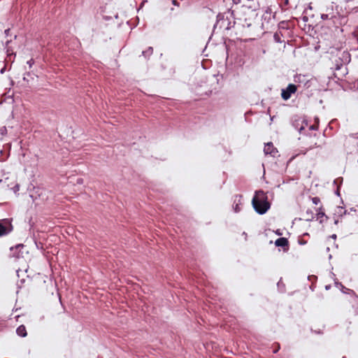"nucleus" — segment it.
Returning <instances> with one entry per match:
<instances>
[{
  "mask_svg": "<svg viewBox=\"0 0 358 358\" xmlns=\"http://www.w3.org/2000/svg\"><path fill=\"white\" fill-rule=\"evenodd\" d=\"M321 19L325 22V24L329 27L338 29L347 24L348 19L347 15H341L334 6L327 7L324 13L321 14Z\"/></svg>",
  "mask_w": 358,
  "mask_h": 358,
  "instance_id": "obj_1",
  "label": "nucleus"
},
{
  "mask_svg": "<svg viewBox=\"0 0 358 358\" xmlns=\"http://www.w3.org/2000/svg\"><path fill=\"white\" fill-rule=\"evenodd\" d=\"M252 205L256 213L259 215L265 214L271 208L267 194L262 189L255 191Z\"/></svg>",
  "mask_w": 358,
  "mask_h": 358,
  "instance_id": "obj_2",
  "label": "nucleus"
},
{
  "mask_svg": "<svg viewBox=\"0 0 358 358\" xmlns=\"http://www.w3.org/2000/svg\"><path fill=\"white\" fill-rule=\"evenodd\" d=\"M13 218H5L0 220V237L10 234L14 229L12 224Z\"/></svg>",
  "mask_w": 358,
  "mask_h": 358,
  "instance_id": "obj_3",
  "label": "nucleus"
},
{
  "mask_svg": "<svg viewBox=\"0 0 358 358\" xmlns=\"http://www.w3.org/2000/svg\"><path fill=\"white\" fill-rule=\"evenodd\" d=\"M351 61V55L347 50L339 52L337 55V59L335 60V65L337 68H341L342 66H345Z\"/></svg>",
  "mask_w": 358,
  "mask_h": 358,
  "instance_id": "obj_4",
  "label": "nucleus"
},
{
  "mask_svg": "<svg viewBox=\"0 0 358 358\" xmlns=\"http://www.w3.org/2000/svg\"><path fill=\"white\" fill-rule=\"evenodd\" d=\"M292 124L300 134H302L303 130H304L305 127L308 126V121L303 118L295 117L292 119Z\"/></svg>",
  "mask_w": 358,
  "mask_h": 358,
  "instance_id": "obj_5",
  "label": "nucleus"
},
{
  "mask_svg": "<svg viewBox=\"0 0 358 358\" xmlns=\"http://www.w3.org/2000/svg\"><path fill=\"white\" fill-rule=\"evenodd\" d=\"M24 248V245L19 243L15 246L10 248V254L9 255L10 258H15L16 259L23 257L22 249Z\"/></svg>",
  "mask_w": 358,
  "mask_h": 358,
  "instance_id": "obj_6",
  "label": "nucleus"
},
{
  "mask_svg": "<svg viewBox=\"0 0 358 358\" xmlns=\"http://www.w3.org/2000/svg\"><path fill=\"white\" fill-rule=\"evenodd\" d=\"M297 90V86L294 84H289L285 89H282L281 97L283 100H288L292 94H294Z\"/></svg>",
  "mask_w": 358,
  "mask_h": 358,
  "instance_id": "obj_7",
  "label": "nucleus"
},
{
  "mask_svg": "<svg viewBox=\"0 0 358 358\" xmlns=\"http://www.w3.org/2000/svg\"><path fill=\"white\" fill-rule=\"evenodd\" d=\"M264 152L266 155H270L273 157H275L278 153L277 148L274 147L272 142H268L265 144Z\"/></svg>",
  "mask_w": 358,
  "mask_h": 358,
  "instance_id": "obj_8",
  "label": "nucleus"
},
{
  "mask_svg": "<svg viewBox=\"0 0 358 358\" xmlns=\"http://www.w3.org/2000/svg\"><path fill=\"white\" fill-rule=\"evenodd\" d=\"M335 72L334 73V78L338 80H342L343 78L348 73V69L345 66H342L341 68L334 67Z\"/></svg>",
  "mask_w": 358,
  "mask_h": 358,
  "instance_id": "obj_9",
  "label": "nucleus"
},
{
  "mask_svg": "<svg viewBox=\"0 0 358 358\" xmlns=\"http://www.w3.org/2000/svg\"><path fill=\"white\" fill-rule=\"evenodd\" d=\"M276 247H281L284 252L289 250V241L287 238L281 237L275 241Z\"/></svg>",
  "mask_w": 358,
  "mask_h": 358,
  "instance_id": "obj_10",
  "label": "nucleus"
},
{
  "mask_svg": "<svg viewBox=\"0 0 358 358\" xmlns=\"http://www.w3.org/2000/svg\"><path fill=\"white\" fill-rule=\"evenodd\" d=\"M243 196L241 194H236L234 196L233 208L235 213H239L241 211L240 205L242 204Z\"/></svg>",
  "mask_w": 358,
  "mask_h": 358,
  "instance_id": "obj_11",
  "label": "nucleus"
},
{
  "mask_svg": "<svg viewBox=\"0 0 358 358\" xmlns=\"http://www.w3.org/2000/svg\"><path fill=\"white\" fill-rule=\"evenodd\" d=\"M317 210V219L320 220V223L322 224L324 222L328 220L329 217L325 214L323 206H321Z\"/></svg>",
  "mask_w": 358,
  "mask_h": 358,
  "instance_id": "obj_12",
  "label": "nucleus"
},
{
  "mask_svg": "<svg viewBox=\"0 0 358 358\" xmlns=\"http://www.w3.org/2000/svg\"><path fill=\"white\" fill-rule=\"evenodd\" d=\"M243 1H245V3L243 4L244 7L254 11L257 9V4L255 0H244Z\"/></svg>",
  "mask_w": 358,
  "mask_h": 358,
  "instance_id": "obj_13",
  "label": "nucleus"
},
{
  "mask_svg": "<svg viewBox=\"0 0 358 358\" xmlns=\"http://www.w3.org/2000/svg\"><path fill=\"white\" fill-rule=\"evenodd\" d=\"M348 214V212L347 210L344 209L342 206H337L334 215L340 217H343L344 215Z\"/></svg>",
  "mask_w": 358,
  "mask_h": 358,
  "instance_id": "obj_14",
  "label": "nucleus"
},
{
  "mask_svg": "<svg viewBox=\"0 0 358 358\" xmlns=\"http://www.w3.org/2000/svg\"><path fill=\"white\" fill-rule=\"evenodd\" d=\"M16 334L20 337H25L27 335V329L24 325L19 326L16 329Z\"/></svg>",
  "mask_w": 358,
  "mask_h": 358,
  "instance_id": "obj_15",
  "label": "nucleus"
},
{
  "mask_svg": "<svg viewBox=\"0 0 358 358\" xmlns=\"http://www.w3.org/2000/svg\"><path fill=\"white\" fill-rule=\"evenodd\" d=\"M343 182V178H336L334 180V183L337 185V188H336V190L335 191V194L338 196H341V194H340V188H341V185Z\"/></svg>",
  "mask_w": 358,
  "mask_h": 358,
  "instance_id": "obj_16",
  "label": "nucleus"
},
{
  "mask_svg": "<svg viewBox=\"0 0 358 358\" xmlns=\"http://www.w3.org/2000/svg\"><path fill=\"white\" fill-rule=\"evenodd\" d=\"M282 34L280 31L275 32L273 35V39H274L275 42L278 43H281L284 42V40H282Z\"/></svg>",
  "mask_w": 358,
  "mask_h": 358,
  "instance_id": "obj_17",
  "label": "nucleus"
},
{
  "mask_svg": "<svg viewBox=\"0 0 358 358\" xmlns=\"http://www.w3.org/2000/svg\"><path fill=\"white\" fill-rule=\"evenodd\" d=\"M306 214L307 215V217L306 218V220L308 222L313 221L315 218L313 213L311 210L308 209L306 210Z\"/></svg>",
  "mask_w": 358,
  "mask_h": 358,
  "instance_id": "obj_18",
  "label": "nucleus"
},
{
  "mask_svg": "<svg viewBox=\"0 0 358 358\" xmlns=\"http://www.w3.org/2000/svg\"><path fill=\"white\" fill-rule=\"evenodd\" d=\"M10 42V41H6V47L5 48L6 49V53H7V56L8 57H10L11 55H14L15 56V53L13 52V50H11V48L10 47L8 46V43Z\"/></svg>",
  "mask_w": 358,
  "mask_h": 358,
  "instance_id": "obj_19",
  "label": "nucleus"
},
{
  "mask_svg": "<svg viewBox=\"0 0 358 358\" xmlns=\"http://www.w3.org/2000/svg\"><path fill=\"white\" fill-rule=\"evenodd\" d=\"M152 52H153V48L152 47H149L147 50H143L142 52V55L145 57H149L150 55H152Z\"/></svg>",
  "mask_w": 358,
  "mask_h": 358,
  "instance_id": "obj_20",
  "label": "nucleus"
},
{
  "mask_svg": "<svg viewBox=\"0 0 358 358\" xmlns=\"http://www.w3.org/2000/svg\"><path fill=\"white\" fill-rule=\"evenodd\" d=\"M278 289L281 292H285V283L282 282V278L280 279V280L278 281Z\"/></svg>",
  "mask_w": 358,
  "mask_h": 358,
  "instance_id": "obj_21",
  "label": "nucleus"
},
{
  "mask_svg": "<svg viewBox=\"0 0 358 358\" xmlns=\"http://www.w3.org/2000/svg\"><path fill=\"white\" fill-rule=\"evenodd\" d=\"M271 13V8H268V9L266 10L265 13L263 15L262 17L264 20L269 19Z\"/></svg>",
  "mask_w": 358,
  "mask_h": 358,
  "instance_id": "obj_22",
  "label": "nucleus"
},
{
  "mask_svg": "<svg viewBox=\"0 0 358 358\" xmlns=\"http://www.w3.org/2000/svg\"><path fill=\"white\" fill-rule=\"evenodd\" d=\"M335 285H336V287H339L343 292L345 293V291L344 289H347L345 288V286H343L342 285L341 282H339L338 281H335Z\"/></svg>",
  "mask_w": 358,
  "mask_h": 358,
  "instance_id": "obj_23",
  "label": "nucleus"
},
{
  "mask_svg": "<svg viewBox=\"0 0 358 358\" xmlns=\"http://www.w3.org/2000/svg\"><path fill=\"white\" fill-rule=\"evenodd\" d=\"M224 15L222 13H218L217 15V22H216V24L214 25V27H216V24L220 21V20H224Z\"/></svg>",
  "mask_w": 358,
  "mask_h": 358,
  "instance_id": "obj_24",
  "label": "nucleus"
},
{
  "mask_svg": "<svg viewBox=\"0 0 358 358\" xmlns=\"http://www.w3.org/2000/svg\"><path fill=\"white\" fill-rule=\"evenodd\" d=\"M318 124H319L318 119H317V122L313 125H310L309 127V129L310 130H317L318 127H319Z\"/></svg>",
  "mask_w": 358,
  "mask_h": 358,
  "instance_id": "obj_25",
  "label": "nucleus"
},
{
  "mask_svg": "<svg viewBox=\"0 0 358 358\" xmlns=\"http://www.w3.org/2000/svg\"><path fill=\"white\" fill-rule=\"evenodd\" d=\"M311 201L315 205H317L320 203V199L318 196L312 197Z\"/></svg>",
  "mask_w": 358,
  "mask_h": 358,
  "instance_id": "obj_26",
  "label": "nucleus"
},
{
  "mask_svg": "<svg viewBox=\"0 0 358 358\" xmlns=\"http://www.w3.org/2000/svg\"><path fill=\"white\" fill-rule=\"evenodd\" d=\"M275 345H276V347L273 350V353H274V354L277 353L279 351V350L280 349V346L279 343H275Z\"/></svg>",
  "mask_w": 358,
  "mask_h": 358,
  "instance_id": "obj_27",
  "label": "nucleus"
},
{
  "mask_svg": "<svg viewBox=\"0 0 358 358\" xmlns=\"http://www.w3.org/2000/svg\"><path fill=\"white\" fill-rule=\"evenodd\" d=\"M27 64L29 65V68H31L34 64V59L33 58L30 59L29 61H27Z\"/></svg>",
  "mask_w": 358,
  "mask_h": 358,
  "instance_id": "obj_28",
  "label": "nucleus"
},
{
  "mask_svg": "<svg viewBox=\"0 0 358 358\" xmlns=\"http://www.w3.org/2000/svg\"><path fill=\"white\" fill-rule=\"evenodd\" d=\"M298 243L299 245H305L306 244L307 241L303 240L302 238H299Z\"/></svg>",
  "mask_w": 358,
  "mask_h": 358,
  "instance_id": "obj_29",
  "label": "nucleus"
},
{
  "mask_svg": "<svg viewBox=\"0 0 358 358\" xmlns=\"http://www.w3.org/2000/svg\"><path fill=\"white\" fill-rule=\"evenodd\" d=\"M311 331L316 334H323V331L322 329L313 330V329H311Z\"/></svg>",
  "mask_w": 358,
  "mask_h": 358,
  "instance_id": "obj_30",
  "label": "nucleus"
},
{
  "mask_svg": "<svg viewBox=\"0 0 358 358\" xmlns=\"http://www.w3.org/2000/svg\"><path fill=\"white\" fill-rule=\"evenodd\" d=\"M172 4L176 6H180V3L177 0H172Z\"/></svg>",
  "mask_w": 358,
  "mask_h": 358,
  "instance_id": "obj_31",
  "label": "nucleus"
},
{
  "mask_svg": "<svg viewBox=\"0 0 358 358\" xmlns=\"http://www.w3.org/2000/svg\"><path fill=\"white\" fill-rule=\"evenodd\" d=\"M339 217H337V216L334 215V224H338V222H339Z\"/></svg>",
  "mask_w": 358,
  "mask_h": 358,
  "instance_id": "obj_32",
  "label": "nucleus"
},
{
  "mask_svg": "<svg viewBox=\"0 0 358 358\" xmlns=\"http://www.w3.org/2000/svg\"><path fill=\"white\" fill-rule=\"evenodd\" d=\"M19 189H20V185L17 184V185H15V187H13V191H14L15 192H16L19 191Z\"/></svg>",
  "mask_w": 358,
  "mask_h": 358,
  "instance_id": "obj_33",
  "label": "nucleus"
},
{
  "mask_svg": "<svg viewBox=\"0 0 358 358\" xmlns=\"http://www.w3.org/2000/svg\"><path fill=\"white\" fill-rule=\"evenodd\" d=\"M10 29H7L4 31V34L6 36H9L10 35Z\"/></svg>",
  "mask_w": 358,
  "mask_h": 358,
  "instance_id": "obj_34",
  "label": "nucleus"
},
{
  "mask_svg": "<svg viewBox=\"0 0 358 358\" xmlns=\"http://www.w3.org/2000/svg\"><path fill=\"white\" fill-rule=\"evenodd\" d=\"M232 1L235 4H238V3H241L242 1H243L244 0H232Z\"/></svg>",
  "mask_w": 358,
  "mask_h": 358,
  "instance_id": "obj_35",
  "label": "nucleus"
},
{
  "mask_svg": "<svg viewBox=\"0 0 358 358\" xmlns=\"http://www.w3.org/2000/svg\"><path fill=\"white\" fill-rule=\"evenodd\" d=\"M83 182V178H78L77 179V183L78 184H82Z\"/></svg>",
  "mask_w": 358,
  "mask_h": 358,
  "instance_id": "obj_36",
  "label": "nucleus"
},
{
  "mask_svg": "<svg viewBox=\"0 0 358 358\" xmlns=\"http://www.w3.org/2000/svg\"><path fill=\"white\" fill-rule=\"evenodd\" d=\"M275 233L278 236H281L282 234L280 229H277Z\"/></svg>",
  "mask_w": 358,
  "mask_h": 358,
  "instance_id": "obj_37",
  "label": "nucleus"
},
{
  "mask_svg": "<svg viewBox=\"0 0 358 358\" xmlns=\"http://www.w3.org/2000/svg\"><path fill=\"white\" fill-rule=\"evenodd\" d=\"M330 238H331L332 239L336 240V238H337V236H336V234H332L331 236H330Z\"/></svg>",
  "mask_w": 358,
  "mask_h": 358,
  "instance_id": "obj_38",
  "label": "nucleus"
},
{
  "mask_svg": "<svg viewBox=\"0 0 358 358\" xmlns=\"http://www.w3.org/2000/svg\"><path fill=\"white\" fill-rule=\"evenodd\" d=\"M331 288V285H328L325 286V289L329 290Z\"/></svg>",
  "mask_w": 358,
  "mask_h": 358,
  "instance_id": "obj_39",
  "label": "nucleus"
},
{
  "mask_svg": "<svg viewBox=\"0 0 358 358\" xmlns=\"http://www.w3.org/2000/svg\"><path fill=\"white\" fill-rule=\"evenodd\" d=\"M230 28H231V22H229L228 23V25H227V29H229Z\"/></svg>",
  "mask_w": 358,
  "mask_h": 358,
  "instance_id": "obj_40",
  "label": "nucleus"
},
{
  "mask_svg": "<svg viewBox=\"0 0 358 358\" xmlns=\"http://www.w3.org/2000/svg\"><path fill=\"white\" fill-rule=\"evenodd\" d=\"M4 71H5V68H3V69L0 71L1 73H4Z\"/></svg>",
  "mask_w": 358,
  "mask_h": 358,
  "instance_id": "obj_41",
  "label": "nucleus"
},
{
  "mask_svg": "<svg viewBox=\"0 0 358 358\" xmlns=\"http://www.w3.org/2000/svg\"><path fill=\"white\" fill-rule=\"evenodd\" d=\"M310 288L313 291L314 290V287H313V285H312Z\"/></svg>",
  "mask_w": 358,
  "mask_h": 358,
  "instance_id": "obj_42",
  "label": "nucleus"
},
{
  "mask_svg": "<svg viewBox=\"0 0 358 358\" xmlns=\"http://www.w3.org/2000/svg\"><path fill=\"white\" fill-rule=\"evenodd\" d=\"M303 236H309V234H308V233H305V234H303Z\"/></svg>",
  "mask_w": 358,
  "mask_h": 358,
  "instance_id": "obj_43",
  "label": "nucleus"
},
{
  "mask_svg": "<svg viewBox=\"0 0 358 358\" xmlns=\"http://www.w3.org/2000/svg\"><path fill=\"white\" fill-rule=\"evenodd\" d=\"M308 20L307 17H303V20L306 21Z\"/></svg>",
  "mask_w": 358,
  "mask_h": 358,
  "instance_id": "obj_44",
  "label": "nucleus"
},
{
  "mask_svg": "<svg viewBox=\"0 0 358 358\" xmlns=\"http://www.w3.org/2000/svg\"><path fill=\"white\" fill-rule=\"evenodd\" d=\"M350 210H353V208H350ZM354 211H355V210H354Z\"/></svg>",
  "mask_w": 358,
  "mask_h": 358,
  "instance_id": "obj_45",
  "label": "nucleus"
},
{
  "mask_svg": "<svg viewBox=\"0 0 358 358\" xmlns=\"http://www.w3.org/2000/svg\"><path fill=\"white\" fill-rule=\"evenodd\" d=\"M343 358H346V357H343Z\"/></svg>",
  "mask_w": 358,
  "mask_h": 358,
  "instance_id": "obj_46",
  "label": "nucleus"
},
{
  "mask_svg": "<svg viewBox=\"0 0 358 358\" xmlns=\"http://www.w3.org/2000/svg\"><path fill=\"white\" fill-rule=\"evenodd\" d=\"M357 163H358V159H357Z\"/></svg>",
  "mask_w": 358,
  "mask_h": 358,
  "instance_id": "obj_47",
  "label": "nucleus"
}]
</instances>
